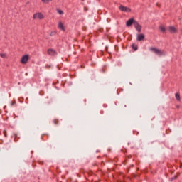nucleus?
Segmentation results:
<instances>
[{"mask_svg": "<svg viewBox=\"0 0 182 182\" xmlns=\"http://www.w3.org/2000/svg\"><path fill=\"white\" fill-rule=\"evenodd\" d=\"M149 50H151V52H154V53H156V55H159V56L164 55V52H163V51H161V50L157 49L154 47L150 48Z\"/></svg>", "mask_w": 182, "mask_h": 182, "instance_id": "nucleus-1", "label": "nucleus"}, {"mask_svg": "<svg viewBox=\"0 0 182 182\" xmlns=\"http://www.w3.org/2000/svg\"><path fill=\"white\" fill-rule=\"evenodd\" d=\"M45 18V16L41 13V12H38V13H35L33 15V19H44Z\"/></svg>", "mask_w": 182, "mask_h": 182, "instance_id": "nucleus-2", "label": "nucleus"}, {"mask_svg": "<svg viewBox=\"0 0 182 182\" xmlns=\"http://www.w3.org/2000/svg\"><path fill=\"white\" fill-rule=\"evenodd\" d=\"M28 60H29V55H24L21 59V63H22V65H26V63H28Z\"/></svg>", "mask_w": 182, "mask_h": 182, "instance_id": "nucleus-3", "label": "nucleus"}, {"mask_svg": "<svg viewBox=\"0 0 182 182\" xmlns=\"http://www.w3.org/2000/svg\"><path fill=\"white\" fill-rule=\"evenodd\" d=\"M119 9L122 11V12H132V9L123 5H120Z\"/></svg>", "mask_w": 182, "mask_h": 182, "instance_id": "nucleus-4", "label": "nucleus"}, {"mask_svg": "<svg viewBox=\"0 0 182 182\" xmlns=\"http://www.w3.org/2000/svg\"><path fill=\"white\" fill-rule=\"evenodd\" d=\"M168 29L170 33H177V32H178V30L175 28L174 26H169Z\"/></svg>", "mask_w": 182, "mask_h": 182, "instance_id": "nucleus-5", "label": "nucleus"}, {"mask_svg": "<svg viewBox=\"0 0 182 182\" xmlns=\"http://www.w3.org/2000/svg\"><path fill=\"white\" fill-rule=\"evenodd\" d=\"M134 26L138 32H141V25H140L137 21H134Z\"/></svg>", "mask_w": 182, "mask_h": 182, "instance_id": "nucleus-6", "label": "nucleus"}, {"mask_svg": "<svg viewBox=\"0 0 182 182\" xmlns=\"http://www.w3.org/2000/svg\"><path fill=\"white\" fill-rule=\"evenodd\" d=\"M47 53H48V55H50V56H56L58 55V53L56 52V50L52 49V48H49L47 50Z\"/></svg>", "mask_w": 182, "mask_h": 182, "instance_id": "nucleus-7", "label": "nucleus"}, {"mask_svg": "<svg viewBox=\"0 0 182 182\" xmlns=\"http://www.w3.org/2000/svg\"><path fill=\"white\" fill-rule=\"evenodd\" d=\"M134 22H136V20H134V18H129L126 22V26L128 27H130L132 24L134 25Z\"/></svg>", "mask_w": 182, "mask_h": 182, "instance_id": "nucleus-8", "label": "nucleus"}, {"mask_svg": "<svg viewBox=\"0 0 182 182\" xmlns=\"http://www.w3.org/2000/svg\"><path fill=\"white\" fill-rule=\"evenodd\" d=\"M136 40H137L139 42H141V41H144V34H139V35H138Z\"/></svg>", "mask_w": 182, "mask_h": 182, "instance_id": "nucleus-9", "label": "nucleus"}, {"mask_svg": "<svg viewBox=\"0 0 182 182\" xmlns=\"http://www.w3.org/2000/svg\"><path fill=\"white\" fill-rule=\"evenodd\" d=\"M58 28L61 31H65V26H63V23L62 22L58 23Z\"/></svg>", "mask_w": 182, "mask_h": 182, "instance_id": "nucleus-10", "label": "nucleus"}, {"mask_svg": "<svg viewBox=\"0 0 182 182\" xmlns=\"http://www.w3.org/2000/svg\"><path fill=\"white\" fill-rule=\"evenodd\" d=\"M159 30L161 31V32H162V33H166V27H164V26H160Z\"/></svg>", "mask_w": 182, "mask_h": 182, "instance_id": "nucleus-11", "label": "nucleus"}, {"mask_svg": "<svg viewBox=\"0 0 182 182\" xmlns=\"http://www.w3.org/2000/svg\"><path fill=\"white\" fill-rule=\"evenodd\" d=\"M175 97H176V100H178V102H180L181 100V97H180L179 93H176Z\"/></svg>", "mask_w": 182, "mask_h": 182, "instance_id": "nucleus-12", "label": "nucleus"}, {"mask_svg": "<svg viewBox=\"0 0 182 182\" xmlns=\"http://www.w3.org/2000/svg\"><path fill=\"white\" fill-rule=\"evenodd\" d=\"M132 49H134V50H137V49H139V48L137 47V46H136L135 43L132 44Z\"/></svg>", "mask_w": 182, "mask_h": 182, "instance_id": "nucleus-13", "label": "nucleus"}, {"mask_svg": "<svg viewBox=\"0 0 182 182\" xmlns=\"http://www.w3.org/2000/svg\"><path fill=\"white\" fill-rule=\"evenodd\" d=\"M53 0H41L43 4H49V2H52Z\"/></svg>", "mask_w": 182, "mask_h": 182, "instance_id": "nucleus-14", "label": "nucleus"}, {"mask_svg": "<svg viewBox=\"0 0 182 182\" xmlns=\"http://www.w3.org/2000/svg\"><path fill=\"white\" fill-rule=\"evenodd\" d=\"M1 58H3L4 59L6 58V54L4 53H0Z\"/></svg>", "mask_w": 182, "mask_h": 182, "instance_id": "nucleus-15", "label": "nucleus"}, {"mask_svg": "<svg viewBox=\"0 0 182 182\" xmlns=\"http://www.w3.org/2000/svg\"><path fill=\"white\" fill-rule=\"evenodd\" d=\"M53 123H54L55 124H59V119H54V120H53Z\"/></svg>", "mask_w": 182, "mask_h": 182, "instance_id": "nucleus-16", "label": "nucleus"}, {"mask_svg": "<svg viewBox=\"0 0 182 182\" xmlns=\"http://www.w3.org/2000/svg\"><path fill=\"white\" fill-rule=\"evenodd\" d=\"M58 13L60 15H63V11H62V10H58Z\"/></svg>", "mask_w": 182, "mask_h": 182, "instance_id": "nucleus-17", "label": "nucleus"}, {"mask_svg": "<svg viewBox=\"0 0 182 182\" xmlns=\"http://www.w3.org/2000/svg\"><path fill=\"white\" fill-rule=\"evenodd\" d=\"M53 35H56V32L52 31V32L50 33V36H53Z\"/></svg>", "mask_w": 182, "mask_h": 182, "instance_id": "nucleus-18", "label": "nucleus"}, {"mask_svg": "<svg viewBox=\"0 0 182 182\" xmlns=\"http://www.w3.org/2000/svg\"><path fill=\"white\" fill-rule=\"evenodd\" d=\"M176 107H177V109H178V107H180V106L177 105Z\"/></svg>", "mask_w": 182, "mask_h": 182, "instance_id": "nucleus-19", "label": "nucleus"}, {"mask_svg": "<svg viewBox=\"0 0 182 182\" xmlns=\"http://www.w3.org/2000/svg\"><path fill=\"white\" fill-rule=\"evenodd\" d=\"M181 35H182V28L181 29Z\"/></svg>", "mask_w": 182, "mask_h": 182, "instance_id": "nucleus-20", "label": "nucleus"}, {"mask_svg": "<svg viewBox=\"0 0 182 182\" xmlns=\"http://www.w3.org/2000/svg\"><path fill=\"white\" fill-rule=\"evenodd\" d=\"M81 1H85V0H81Z\"/></svg>", "mask_w": 182, "mask_h": 182, "instance_id": "nucleus-21", "label": "nucleus"}]
</instances>
